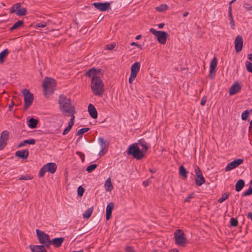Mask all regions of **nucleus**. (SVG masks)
<instances>
[{
	"mask_svg": "<svg viewBox=\"0 0 252 252\" xmlns=\"http://www.w3.org/2000/svg\"><path fill=\"white\" fill-rule=\"evenodd\" d=\"M9 51L7 49H5L0 53V63H3L5 58L7 56Z\"/></svg>",
	"mask_w": 252,
	"mask_h": 252,
	"instance_id": "nucleus-29",
	"label": "nucleus"
},
{
	"mask_svg": "<svg viewBox=\"0 0 252 252\" xmlns=\"http://www.w3.org/2000/svg\"><path fill=\"white\" fill-rule=\"evenodd\" d=\"M126 252H135L131 246H127L125 249Z\"/></svg>",
	"mask_w": 252,
	"mask_h": 252,
	"instance_id": "nucleus-51",
	"label": "nucleus"
},
{
	"mask_svg": "<svg viewBox=\"0 0 252 252\" xmlns=\"http://www.w3.org/2000/svg\"><path fill=\"white\" fill-rule=\"evenodd\" d=\"M243 6L247 10H252V5L250 3H245L244 4Z\"/></svg>",
	"mask_w": 252,
	"mask_h": 252,
	"instance_id": "nucleus-49",
	"label": "nucleus"
},
{
	"mask_svg": "<svg viewBox=\"0 0 252 252\" xmlns=\"http://www.w3.org/2000/svg\"><path fill=\"white\" fill-rule=\"evenodd\" d=\"M130 44H131V45H135V46H137L138 48H141V46L140 45L138 44L136 42H132Z\"/></svg>",
	"mask_w": 252,
	"mask_h": 252,
	"instance_id": "nucleus-58",
	"label": "nucleus"
},
{
	"mask_svg": "<svg viewBox=\"0 0 252 252\" xmlns=\"http://www.w3.org/2000/svg\"><path fill=\"white\" fill-rule=\"evenodd\" d=\"M100 72V69H95V71L94 72V76H97V74L98 73V72Z\"/></svg>",
	"mask_w": 252,
	"mask_h": 252,
	"instance_id": "nucleus-59",
	"label": "nucleus"
},
{
	"mask_svg": "<svg viewBox=\"0 0 252 252\" xmlns=\"http://www.w3.org/2000/svg\"><path fill=\"white\" fill-rule=\"evenodd\" d=\"M93 5L100 11H106L111 9L110 3L108 2H94L93 3Z\"/></svg>",
	"mask_w": 252,
	"mask_h": 252,
	"instance_id": "nucleus-13",
	"label": "nucleus"
},
{
	"mask_svg": "<svg viewBox=\"0 0 252 252\" xmlns=\"http://www.w3.org/2000/svg\"><path fill=\"white\" fill-rule=\"evenodd\" d=\"M252 194V180L250 182V186L248 189L243 192L242 195L243 196H249Z\"/></svg>",
	"mask_w": 252,
	"mask_h": 252,
	"instance_id": "nucleus-33",
	"label": "nucleus"
},
{
	"mask_svg": "<svg viewBox=\"0 0 252 252\" xmlns=\"http://www.w3.org/2000/svg\"><path fill=\"white\" fill-rule=\"evenodd\" d=\"M216 70V69H210L209 76L210 78H213L215 75Z\"/></svg>",
	"mask_w": 252,
	"mask_h": 252,
	"instance_id": "nucleus-48",
	"label": "nucleus"
},
{
	"mask_svg": "<svg viewBox=\"0 0 252 252\" xmlns=\"http://www.w3.org/2000/svg\"><path fill=\"white\" fill-rule=\"evenodd\" d=\"M47 172L45 166H43L40 170L39 172L38 176L39 177H42L44 176L45 173Z\"/></svg>",
	"mask_w": 252,
	"mask_h": 252,
	"instance_id": "nucleus-42",
	"label": "nucleus"
},
{
	"mask_svg": "<svg viewBox=\"0 0 252 252\" xmlns=\"http://www.w3.org/2000/svg\"><path fill=\"white\" fill-rule=\"evenodd\" d=\"M21 8V4L20 3H17L14 4L10 10V12L13 13L17 11L18 9Z\"/></svg>",
	"mask_w": 252,
	"mask_h": 252,
	"instance_id": "nucleus-35",
	"label": "nucleus"
},
{
	"mask_svg": "<svg viewBox=\"0 0 252 252\" xmlns=\"http://www.w3.org/2000/svg\"><path fill=\"white\" fill-rule=\"evenodd\" d=\"M71 127H70V126H67L64 130H63V135H65L69 131V130L71 129Z\"/></svg>",
	"mask_w": 252,
	"mask_h": 252,
	"instance_id": "nucleus-53",
	"label": "nucleus"
},
{
	"mask_svg": "<svg viewBox=\"0 0 252 252\" xmlns=\"http://www.w3.org/2000/svg\"><path fill=\"white\" fill-rule=\"evenodd\" d=\"M229 195V193L228 192H225V193H223L222 194L221 196L218 199V201L219 203H222V202H223L224 200H225L226 199H227L228 198Z\"/></svg>",
	"mask_w": 252,
	"mask_h": 252,
	"instance_id": "nucleus-38",
	"label": "nucleus"
},
{
	"mask_svg": "<svg viewBox=\"0 0 252 252\" xmlns=\"http://www.w3.org/2000/svg\"><path fill=\"white\" fill-rule=\"evenodd\" d=\"M42 86L45 95H50L56 89V80L51 77H46L43 81Z\"/></svg>",
	"mask_w": 252,
	"mask_h": 252,
	"instance_id": "nucleus-3",
	"label": "nucleus"
},
{
	"mask_svg": "<svg viewBox=\"0 0 252 252\" xmlns=\"http://www.w3.org/2000/svg\"><path fill=\"white\" fill-rule=\"evenodd\" d=\"M38 123V120L31 118L29 120L28 126L31 128H35L36 127Z\"/></svg>",
	"mask_w": 252,
	"mask_h": 252,
	"instance_id": "nucleus-24",
	"label": "nucleus"
},
{
	"mask_svg": "<svg viewBox=\"0 0 252 252\" xmlns=\"http://www.w3.org/2000/svg\"><path fill=\"white\" fill-rule=\"evenodd\" d=\"M88 112L90 116L93 119L97 118V112L96 108L92 104H90L88 106Z\"/></svg>",
	"mask_w": 252,
	"mask_h": 252,
	"instance_id": "nucleus-21",
	"label": "nucleus"
},
{
	"mask_svg": "<svg viewBox=\"0 0 252 252\" xmlns=\"http://www.w3.org/2000/svg\"><path fill=\"white\" fill-rule=\"evenodd\" d=\"M218 61L216 57H214L211 61L210 65V69H216V67L217 65Z\"/></svg>",
	"mask_w": 252,
	"mask_h": 252,
	"instance_id": "nucleus-36",
	"label": "nucleus"
},
{
	"mask_svg": "<svg viewBox=\"0 0 252 252\" xmlns=\"http://www.w3.org/2000/svg\"><path fill=\"white\" fill-rule=\"evenodd\" d=\"M91 88L95 95L102 96L104 92V85L101 78L98 76H93L91 82Z\"/></svg>",
	"mask_w": 252,
	"mask_h": 252,
	"instance_id": "nucleus-2",
	"label": "nucleus"
},
{
	"mask_svg": "<svg viewBox=\"0 0 252 252\" xmlns=\"http://www.w3.org/2000/svg\"><path fill=\"white\" fill-rule=\"evenodd\" d=\"M93 207L88 208L83 214V218L84 219H89L91 217V216L93 213Z\"/></svg>",
	"mask_w": 252,
	"mask_h": 252,
	"instance_id": "nucleus-30",
	"label": "nucleus"
},
{
	"mask_svg": "<svg viewBox=\"0 0 252 252\" xmlns=\"http://www.w3.org/2000/svg\"><path fill=\"white\" fill-rule=\"evenodd\" d=\"M248 58L249 60L252 62V54H249L248 56Z\"/></svg>",
	"mask_w": 252,
	"mask_h": 252,
	"instance_id": "nucleus-62",
	"label": "nucleus"
},
{
	"mask_svg": "<svg viewBox=\"0 0 252 252\" xmlns=\"http://www.w3.org/2000/svg\"><path fill=\"white\" fill-rule=\"evenodd\" d=\"M194 172L195 173V184L198 186H201L205 182V180L203 176L202 172L199 167L196 166L194 169Z\"/></svg>",
	"mask_w": 252,
	"mask_h": 252,
	"instance_id": "nucleus-10",
	"label": "nucleus"
},
{
	"mask_svg": "<svg viewBox=\"0 0 252 252\" xmlns=\"http://www.w3.org/2000/svg\"><path fill=\"white\" fill-rule=\"evenodd\" d=\"M24 22L23 20H19L16 22L10 28V31H13V30H16L21 27L24 26Z\"/></svg>",
	"mask_w": 252,
	"mask_h": 252,
	"instance_id": "nucleus-27",
	"label": "nucleus"
},
{
	"mask_svg": "<svg viewBox=\"0 0 252 252\" xmlns=\"http://www.w3.org/2000/svg\"><path fill=\"white\" fill-rule=\"evenodd\" d=\"M235 49L237 53L240 52L243 48V39L242 36L238 35L236 36L234 41Z\"/></svg>",
	"mask_w": 252,
	"mask_h": 252,
	"instance_id": "nucleus-15",
	"label": "nucleus"
},
{
	"mask_svg": "<svg viewBox=\"0 0 252 252\" xmlns=\"http://www.w3.org/2000/svg\"><path fill=\"white\" fill-rule=\"evenodd\" d=\"M90 130V128L85 127L80 129V139L82 137V135L83 134L86 132L89 131Z\"/></svg>",
	"mask_w": 252,
	"mask_h": 252,
	"instance_id": "nucleus-47",
	"label": "nucleus"
},
{
	"mask_svg": "<svg viewBox=\"0 0 252 252\" xmlns=\"http://www.w3.org/2000/svg\"><path fill=\"white\" fill-rule=\"evenodd\" d=\"M139 145H140L142 147V151L144 152H146L147 151V150L150 148V146L149 145L148 143L146 142L143 139H140L138 141V143Z\"/></svg>",
	"mask_w": 252,
	"mask_h": 252,
	"instance_id": "nucleus-25",
	"label": "nucleus"
},
{
	"mask_svg": "<svg viewBox=\"0 0 252 252\" xmlns=\"http://www.w3.org/2000/svg\"><path fill=\"white\" fill-rule=\"evenodd\" d=\"M195 196V193L194 192H191L190 194H189L188 197L186 198V199L185 200V202H190V199L194 198Z\"/></svg>",
	"mask_w": 252,
	"mask_h": 252,
	"instance_id": "nucleus-45",
	"label": "nucleus"
},
{
	"mask_svg": "<svg viewBox=\"0 0 252 252\" xmlns=\"http://www.w3.org/2000/svg\"><path fill=\"white\" fill-rule=\"evenodd\" d=\"M115 44H107L105 46V49L109 50H111L115 48Z\"/></svg>",
	"mask_w": 252,
	"mask_h": 252,
	"instance_id": "nucleus-50",
	"label": "nucleus"
},
{
	"mask_svg": "<svg viewBox=\"0 0 252 252\" xmlns=\"http://www.w3.org/2000/svg\"><path fill=\"white\" fill-rule=\"evenodd\" d=\"M140 68V63L139 62H135L131 66L130 75L128 80L129 83H132L137 76V73L139 71Z\"/></svg>",
	"mask_w": 252,
	"mask_h": 252,
	"instance_id": "nucleus-9",
	"label": "nucleus"
},
{
	"mask_svg": "<svg viewBox=\"0 0 252 252\" xmlns=\"http://www.w3.org/2000/svg\"><path fill=\"white\" fill-rule=\"evenodd\" d=\"M97 166L96 164H93L88 166L86 170L88 173H91L96 169Z\"/></svg>",
	"mask_w": 252,
	"mask_h": 252,
	"instance_id": "nucleus-40",
	"label": "nucleus"
},
{
	"mask_svg": "<svg viewBox=\"0 0 252 252\" xmlns=\"http://www.w3.org/2000/svg\"><path fill=\"white\" fill-rule=\"evenodd\" d=\"M241 87L237 82L235 83L229 89V94L232 95L237 94L241 90Z\"/></svg>",
	"mask_w": 252,
	"mask_h": 252,
	"instance_id": "nucleus-19",
	"label": "nucleus"
},
{
	"mask_svg": "<svg viewBox=\"0 0 252 252\" xmlns=\"http://www.w3.org/2000/svg\"><path fill=\"white\" fill-rule=\"evenodd\" d=\"M64 239L63 237L55 238L50 241V245H53L56 248L61 247L63 242Z\"/></svg>",
	"mask_w": 252,
	"mask_h": 252,
	"instance_id": "nucleus-17",
	"label": "nucleus"
},
{
	"mask_svg": "<svg viewBox=\"0 0 252 252\" xmlns=\"http://www.w3.org/2000/svg\"><path fill=\"white\" fill-rule=\"evenodd\" d=\"M175 244L178 246L185 247L187 243V239L184 232L181 229H177L174 233Z\"/></svg>",
	"mask_w": 252,
	"mask_h": 252,
	"instance_id": "nucleus-6",
	"label": "nucleus"
},
{
	"mask_svg": "<svg viewBox=\"0 0 252 252\" xmlns=\"http://www.w3.org/2000/svg\"><path fill=\"white\" fill-rule=\"evenodd\" d=\"M245 186V181L243 179L239 180L235 185V190L237 191H241Z\"/></svg>",
	"mask_w": 252,
	"mask_h": 252,
	"instance_id": "nucleus-23",
	"label": "nucleus"
},
{
	"mask_svg": "<svg viewBox=\"0 0 252 252\" xmlns=\"http://www.w3.org/2000/svg\"><path fill=\"white\" fill-rule=\"evenodd\" d=\"M252 112V109H251L250 110H245L244 111L241 115V118L243 120H246L248 118V117L249 116V114Z\"/></svg>",
	"mask_w": 252,
	"mask_h": 252,
	"instance_id": "nucleus-39",
	"label": "nucleus"
},
{
	"mask_svg": "<svg viewBox=\"0 0 252 252\" xmlns=\"http://www.w3.org/2000/svg\"><path fill=\"white\" fill-rule=\"evenodd\" d=\"M206 100H207L206 97L205 96H203L201 100L200 105L202 106L205 105Z\"/></svg>",
	"mask_w": 252,
	"mask_h": 252,
	"instance_id": "nucleus-52",
	"label": "nucleus"
},
{
	"mask_svg": "<svg viewBox=\"0 0 252 252\" xmlns=\"http://www.w3.org/2000/svg\"><path fill=\"white\" fill-rule=\"evenodd\" d=\"M27 13V10L26 8H21L16 12V14L18 16H24Z\"/></svg>",
	"mask_w": 252,
	"mask_h": 252,
	"instance_id": "nucleus-34",
	"label": "nucleus"
},
{
	"mask_svg": "<svg viewBox=\"0 0 252 252\" xmlns=\"http://www.w3.org/2000/svg\"><path fill=\"white\" fill-rule=\"evenodd\" d=\"M44 166H45L46 171L51 173V174H54L57 170V165L55 163H48L46 164H45Z\"/></svg>",
	"mask_w": 252,
	"mask_h": 252,
	"instance_id": "nucleus-22",
	"label": "nucleus"
},
{
	"mask_svg": "<svg viewBox=\"0 0 252 252\" xmlns=\"http://www.w3.org/2000/svg\"><path fill=\"white\" fill-rule=\"evenodd\" d=\"M179 174L184 178H187L188 172L183 165H181L179 167Z\"/></svg>",
	"mask_w": 252,
	"mask_h": 252,
	"instance_id": "nucleus-31",
	"label": "nucleus"
},
{
	"mask_svg": "<svg viewBox=\"0 0 252 252\" xmlns=\"http://www.w3.org/2000/svg\"><path fill=\"white\" fill-rule=\"evenodd\" d=\"M127 153L128 155H131L133 158L137 160H140L144 157L143 152L140 150L136 143L129 146L127 151Z\"/></svg>",
	"mask_w": 252,
	"mask_h": 252,
	"instance_id": "nucleus-4",
	"label": "nucleus"
},
{
	"mask_svg": "<svg viewBox=\"0 0 252 252\" xmlns=\"http://www.w3.org/2000/svg\"><path fill=\"white\" fill-rule=\"evenodd\" d=\"M33 177H32L30 175H26L25 176L22 175L21 177L19 178V180H29L32 179Z\"/></svg>",
	"mask_w": 252,
	"mask_h": 252,
	"instance_id": "nucleus-46",
	"label": "nucleus"
},
{
	"mask_svg": "<svg viewBox=\"0 0 252 252\" xmlns=\"http://www.w3.org/2000/svg\"><path fill=\"white\" fill-rule=\"evenodd\" d=\"M84 191L85 189L81 186H80V197L83 195Z\"/></svg>",
	"mask_w": 252,
	"mask_h": 252,
	"instance_id": "nucleus-54",
	"label": "nucleus"
},
{
	"mask_svg": "<svg viewBox=\"0 0 252 252\" xmlns=\"http://www.w3.org/2000/svg\"><path fill=\"white\" fill-rule=\"evenodd\" d=\"M230 226L232 227H236L238 224V220L234 218H231L230 220Z\"/></svg>",
	"mask_w": 252,
	"mask_h": 252,
	"instance_id": "nucleus-41",
	"label": "nucleus"
},
{
	"mask_svg": "<svg viewBox=\"0 0 252 252\" xmlns=\"http://www.w3.org/2000/svg\"><path fill=\"white\" fill-rule=\"evenodd\" d=\"M46 26V23L44 22L43 23H39V24H38L37 26L38 27H40V28H44Z\"/></svg>",
	"mask_w": 252,
	"mask_h": 252,
	"instance_id": "nucleus-57",
	"label": "nucleus"
},
{
	"mask_svg": "<svg viewBox=\"0 0 252 252\" xmlns=\"http://www.w3.org/2000/svg\"><path fill=\"white\" fill-rule=\"evenodd\" d=\"M104 186L107 191H111L113 189V186L110 178H108L106 180Z\"/></svg>",
	"mask_w": 252,
	"mask_h": 252,
	"instance_id": "nucleus-28",
	"label": "nucleus"
},
{
	"mask_svg": "<svg viewBox=\"0 0 252 252\" xmlns=\"http://www.w3.org/2000/svg\"><path fill=\"white\" fill-rule=\"evenodd\" d=\"M228 17L230 19V24L231 25V27L234 29L235 27V22L232 16V9L231 7L230 8H228Z\"/></svg>",
	"mask_w": 252,
	"mask_h": 252,
	"instance_id": "nucleus-32",
	"label": "nucleus"
},
{
	"mask_svg": "<svg viewBox=\"0 0 252 252\" xmlns=\"http://www.w3.org/2000/svg\"><path fill=\"white\" fill-rule=\"evenodd\" d=\"M23 95L24 96V110L26 111L27 109L32 105L34 96L33 94L30 93L29 90L26 89H24L22 91Z\"/></svg>",
	"mask_w": 252,
	"mask_h": 252,
	"instance_id": "nucleus-8",
	"label": "nucleus"
},
{
	"mask_svg": "<svg viewBox=\"0 0 252 252\" xmlns=\"http://www.w3.org/2000/svg\"><path fill=\"white\" fill-rule=\"evenodd\" d=\"M247 218L251 219L252 221V212H249L247 214Z\"/></svg>",
	"mask_w": 252,
	"mask_h": 252,
	"instance_id": "nucleus-60",
	"label": "nucleus"
},
{
	"mask_svg": "<svg viewBox=\"0 0 252 252\" xmlns=\"http://www.w3.org/2000/svg\"><path fill=\"white\" fill-rule=\"evenodd\" d=\"M150 32L157 38L158 42L161 44H165L168 34L164 31H157L154 28H151Z\"/></svg>",
	"mask_w": 252,
	"mask_h": 252,
	"instance_id": "nucleus-7",
	"label": "nucleus"
},
{
	"mask_svg": "<svg viewBox=\"0 0 252 252\" xmlns=\"http://www.w3.org/2000/svg\"><path fill=\"white\" fill-rule=\"evenodd\" d=\"M95 71V68H92L89 69L88 71H87L85 74L87 76L91 77L92 76V77L94 76V72Z\"/></svg>",
	"mask_w": 252,
	"mask_h": 252,
	"instance_id": "nucleus-44",
	"label": "nucleus"
},
{
	"mask_svg": "<svg viewBox=\"0 0 252 252\" xmlns=\"http://www.w3.org/2000/svg\"><path fill=\"white\" fill-rule=\"evenodd\" d=\"M114 207V204L113 202H110L107 204L106 210V220H108L111 218Z\"/></svg>",
	"mask_w": 252,
	"mask_h": 252,
	"instance_id": "nucleus-18",
	"label": "nucleus"
},
{
	"mask_svg": "<svg viewBox=\"0 0 252 252\" xmlns=\"http://www.w3.org/2000/svg\"><path fill=\"white\" fill-rule=\"evenodd\" d=\"M36 233L39 242L46 248H49L50 246V241L49 235L45 232L40 230L39 229L36 230Z\"/></svg>",
	"mask_w": 252,
	"mask_h": 252,
	"instance_id": "nucleus-5",
	"label": "nucleus"
},
{
	"mask_svg": "<svg viewBox=\"0 0 252 252\" xmlns=\"http://www.w3.org/2000/svg\"><path fill=\"white\" fill-rule=\"evenodd\" d=\"M243 161V159L241 158H238L234 160L232 162L227 164V166L225 168V171H228L236 168L239 165L242 163Z\"/></svg>",
	"mask_w": 252,
	"mask_h": 252,
	"instance_id": "nucleus-14",
	"label": "nucleus"
},
{
	"mask_svg": "<svg viewBox=\"0 0 252 252\" xmlns=\"http://www.w3.org/2000/svg\"><path fill=\"white\" fill-rule=\"evenodd\" d=\"M250 125L249 126V130L252 131V120L250 122Z\"/></svg>",
	"mask_w": 252,
	"mask_h": 252,
	"instance_id": "nucleus-64",
	"label": "nucleus"
},
{
	"mask_svg": "<svg viewBox=\"0 0 252 252\" xmlns=\"http://www.w3.org/2000/svg\"><path fill=\"white\" fill-rule=\"evenodd\" d=\"M142 185L145 187H146L149 186V181L148 180H145L144 182H143Z\"/></svg>",
	"mask_w": 252,
	"mask_h": 252,
	"instance_id": "nucleus-56",
	"label": "nucleus"
},
{
	"mask_svg": "<svg viewBox=\"0 0 252 252\" xmlns=\"http://www.w3.org/2000/svg\"><path fill=\"white\" fill-rule=\"evenodd\" d=\"M9 136V132L6 130L2 131L0 136V150H3L7 145V141Z\"/></svg>",
	"mask_w": 252,
	"mask_h": 252,
	"instance_id": "nucleus-12",
	"label": "nucleus"
},
{
	"mask_svg": "<svg viewBox=\"0 0 252 252\" xmlns=\"http://www.w3.org/2000/svg\"><path fill=\"white\" fill-rule=\"evenodd\" d=\"M170 252H179V251L178 249H173L170 250Z\"/></svg>",
	"mask_w": 252,
	"mask_h": 252,
	"instance_id": "nucleus-63",
	"label": "nucleus"
},
{
	"mask_svg": "<svg viewBox=\"0 0 252 252\" xmlns=\"http://www.w3.org/2000/svg\"><path fill=\"white\" fill-rule=\"evenodd\" d=\"M29 155V151L28 149L22 151H17L15 153V156L24 159H27Z\"/></svg>",
	"mask_w": 252,
	"mask_h": 252,
	"instance_id": "nucleus-16",
	"label": "nucleus"
},
{
	"mask_svg": "<svg viewBox=\"0 0 252 252\" xmlns=\"http://www.w3.org/2000/svg\"><path fill=\"white\" fill-rule=\"evenodd\" d=\"M59 108L62 113L65 116H71L74 115L76 112L75 108L70 98L66 95L62 94L59 96L58 99Z\"/></svg>",
	"mask_w": 252,
	"mask_h": 252,
	"instance_id": "nucleus-1",
	"label": "nucleus"
},
{
	"mask_svg": "<svg viewBox=\"0 0 252 252\" xmlns=\"http://www.w3.org/2000/svg\"><path fill=\"white\" fill-rule=\"evenodd\" d=\"M80 158H81V160L82 162L84 161L85 160V155L84 153L80 152Z\"/></svg>",
	"mask_w": 252,
	"mask_h": 252,
	"instance_id": "nucleus-55",
	"label": "nucleus"
},
{
	"mask_svg": "<svg viewBox=\"0 0 252 252\" xmlns=\"http://www.w3.org/2000/svg\"><path fill=\"white\" fill-rule=\"evenodd\" d=\"M168 9V6L166 4H162L156 7V10L158 12L165 11Z\"/></svg>",
	"mask_w": 252,
	"mask_h": 252,
	"instance_id": "nucleus-37",
	"label": "nucleus"
},
{
	"mask_svg": "<svg viewBox=\"0 0 252 252\" xmlns=\"http://www.w3.org/2000/svg\"><path fill=\"white\" fill-rule=\"evenodd\" d=\"M35 143V140L34 139H30L27 140H25L21 143H19L18 144V147L20 148L23 146H24L26 144H30V145H33Z\"/></svg>",
	"mask_w": 252,
	"mask_h": 252,
	"instance_id": "nucleus-26",
	"label": "nucleus"
},
{
	"mask_svg": "<svg viewBox=\"0 0 252 252\" xmlns=\"http://www.w3.org/2000/svg\"><path fill=\"white\" fill-rule=\"evenodd\" d=\"M29 247L32 252H47L44 246L31 245Z\"/></svg>",
	"mask_w": 252,
	"mask_h": 252,
	"instance_id": "nucleus-20",
	"label": "nucleus"
},
{
	"mask_svg": "<svg viewBox=\"0 0 252 252\" xmlns=\"http://www.w3.org/2000/svg\"><path fill=\"white\" fill-rule=\"evenodd\" d=\"M246 66L247 70L249 72L252 73V63H251V62H250L249 61H246Z\"/></svg>",
	"mask_w": 252,
	"mask_h": 252,
	"instance_id": "nucleus-43",
	"label": "nucleus"
},
{
	"mask_svg": "<svg viewBox=\"0 0 252 252\" xmlns=\"http://www.w3.org/2000/svg\"><path fill=\"white\" fill-rule=\"evenodd\" d=\"M98 143L101 147V150L99 152L98 155L101 156L104 155L107 152V149L109 146V142L104 140V138L102 137H100L98 139Z\"/></svg>",
	"mask_w": 252,
	"mask_h": 252,
	"instance_id": "nucleus-11",
	"label": "nucleus"
},
{
	"mask_svg": "<svg viewBox=\"0 0 252 252\" xmlns=\"http://www.w3.org/2000/svg\"><path fill=\"white\" fill-rule=\"evenodd\" d=\"M14 105V103L13 102V101H12V104L11 105H9V111H12V109H13V106Z\"/></svg>",
	"mask_w": 252,
	"mask_h": 252,
	"instance_id": "nucleus-61",
	"label": "nucleus"
}]
</instances>
